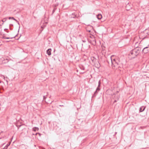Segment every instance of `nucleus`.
Returning <instances> with one entry per match:
<instances>
[{"instance_id":"1","label":"nucleus","mask_w":149,"mask_h":149,"mask_svg":"<svg viewBox=\"0 0 149 149\" xmlns=\"http://www.w3.org/2000/svg\"><path fill=\"white\" fill-rule=\"evenodd\" d=\"M141 48L140 47H136L130 51L129 55L132 58H134L136 57L140 53Z\"/></svg>"},{"instance_id":"2","label":"nucleus","mask_w":149,"mask_h":149,"mask_svg":"<svg viewBox=\"0 0 149 149\" xmlns=\"http://www.w3.org/2000/svg\"><path fill=\"white\" fill-rule=\"evenodd\" d=\"M113 57L114 56H112L110 58L112 68L115 67H120V66L119 65L121 63L120 62L119 58H113Z\"/></svg>"},{"instance_id":"3","label":"nucleus","mask_w":149,"mask_h":149,"mask_svg":"<svg viewBox=\"0 0 149 149\" xmlns=\"http://www.w3.org/2000/svg\"><path fill=\"white\" fill-rule=\"evenodd\" d=\"M149 52V45L148 46L144 47L142 50L143 53L146 54Z\"/></svg>"},{"instance_id":"4","label":"nucleus","mask_w":149,"mask_h":149,"mask_svg":"<svg viewBox=\"0 0 149 149\" xmlns=\"http://www.w3.org/2000/svg\"><path fill=\"white\" fill-rule=\"evenodd\" d=\"M91 44L94 45H95L96 44L95 39L94 37H93V38H92Z\"/></svg>"},{"instance_id":"5","label":"nucleus","mask_w":149,"mask_h":149,"mask_svg":"<svg viewBox=\"0 0 149 149\" xmlns=\"http://www.w3.org/2000/svg\"><path fill=\"white\" fill-rule=\"evenodd\" d=\"M146 108V107L142 106L139 109V112H141L143 111Z\"/></svg>"},{"instance_id":"6","label":"nucleus","mask_w":149,"mask_h":149,"mask_svg":"<svg viewBox=\"0 0 149 149\" xmlns=\"http://www.w3.org/2000/svg\"><path fill=\"white\" fill-rule=\"evenodd\" d=\"M77 15L75 14V13H72L70 15V18H75L77 17Z\"/></svg>"},{"instance_id":"7","label":"nucleus","mask_w":149,"mask_h":149,"mask_svg":"<svg viewBox=\"0 0 149 149\" xmlns=\"http://www.w3.org/2000/svg\"><path fill=\"white\" fill-rule=\"evenodd\" d=\"M101 84V81L100 80L98 82V86L96 88L97 90L100 91V86Z\"/></svg>"},{"instance_id":"8","label":"nucleus","mask_w":149,"mask_h":149,"mask_svg":"<svg viewBox=\"0 0 149 149\" xmlns=\"http://www.w3.org/2000/svg\"><path fill=\"white\" fill-rule=\"evenodd\" d=\"M52 49H48L46 51L47 54L49 56L51 55V51Z\"/></svg>"},{"instance_id":"9","label":"nucleus","mask_w":149,"mask_h":149,"mask_svg":"<svg viewBox=\"0 0 149 149\" xmlns=\"http://www.w3.org/2000/svg\"><path fill=\"white\" fill-rule=\"evenodd\" d=\"M95 67L97 68H100V63L98 61H97V63H95Z\"/></svg>"},{"instance_id":"10","label":"nucleus","mask_w":149,"mask_h":149,"mask_svg":"<svg viewBox=\"0 0 149 149\" xmlns=\"http://www.w3.org/2000/svg\"><path fill=\"white\" fill-rule=\"evenodd\" d=\"M97 17L98 19H100L102 17V16L101 14H98L97 15Z\"/></svg>"},{"instance_id":"11","label":"nucleus","mask_w":149,"mask_h":149,"mask_svg":"<svg viewBox=\"0 0 149 149\" xmlns=\"http://www.w3.org/2000/svg\"><path fill=\"white\" fill-rule=\"evenodd\" d=\"M91 59L93 62L95 63L96 59L94 57L92 56L91 57Z\"/></svg>"},{"instance_id":"12","label":"nucleus","mask_w":149,"mask_h":149,"mask_svg":"<svg viewBox=\"0 0 149 149\" xmlns=\"http://www.w3.org/2000/svg\"><path fill=\"white\" fill-rule=\"evenodd\" d=\"M129 5V3L127 4V5H126V8L127 10H130V9H131L132 7H130V8L128 7Z\"/></svg>"},{"instance_id":"13","label":"nucleus","mask_w":149,"mask_h":149,"mask_svg":"<svg viewBox=\"0 0 149 149\" xmlns=\"http://www.w3.org/2000/svg\"><path fill=\"white\" fill-rule=\"evenodd\" d=\"M39 128L38 127H35L33 128V130L35 132H36L37 131H38Z\"/></svg>"},{"instance_id":"14","label":"nucleus","mask_w":149,"mask_h":149,"mask_svg":"<svg viewBox=\"0 0 149 149\" xmlns=\"http://www.w3.org/2000/svg\"><path fill=\"white\" fill-rule=\"evenodd\" d=\"M10 143H8L4 148L1 149H7L8 147L10 145Z\"/></svg>"},{"instance_id":"15","label":"nucleus","mask_w":149,"mask_h":149,"mask_svg":"<svg viewBox=\"0 0 149 149\" xmlns=\"http://www.w3.org/2000/svg\"><path fill=\"white\" fill-rule=\"evenodd\" d=\"M7 18H3V19L1 20V21L3 22V23H2V24H3L4 22H5L6 21V19H7Z\"/></svg>"},{"instance_id":"16","label":"nucleus","mask_w":149,"mask_h":149,"mask_svg":"<svg viewBox=\"0 0 149 149\" xmlns=\"http://www.w3.org/2000/svg\"><path fill=\"white\" fill-rule=\"evenodd\" d=\"M11 26H13V24H10L9 25V28L10 30H12L13 29L11 28Z\"/></svg>"},{"instance_id":"17","label":"nucleus","mask_w":149,"mask_h":149,"mask_svg":"<svg viewBox=\"0 0 149 149\" xmlns=\"http://www.w3.org/2000/svg\"><path fill=\"white\" fill-rule=\"evenodd\" d=\"M17 34L15 36L13 37L12 38H10V37H7L6 38V39H12L13 38H15L16 36H17Z\"/></svg>"},{"instance_id":"18","label":"nucleus","mask_w":149,"mask_h":149,"mask_svg":"<svg viewBox=\"0 0 149 149\" xmlns=\"http://www.w3.org/2000/svg\"><path fill=\"white\" fill-rule=\"evenodd\" d=\"M118 100L119 98L118 97H117V100H116L114 101L113 104H114Z\"/></svg>"},{"instance_id":"19","label":"nucleus","mask_w":149,"mask_h":149,"mask_svg":"<svg viewBox=\"0 0 149 149\" xmlns=\"http://www.w3.org/2000/svg\"><path fill=\"white\" fill-rule=\"evenodd\" d=\"M56 9V8H54V9H53V11H52V14H53L54 13V12H55Z\"/></svg>"},{"instance_id":"20","label":"nucleus","mask_w":149,"mask_h":149,"mask_svg":"<svg viewBox=\"0 0 149 149\" xmlns=\"http://www.w3.org/2000/svg\"><path fill=\"white\" fill-rule=\"evenodd\" d=\"M96 94L94 93V94L92 97V98H93L94 97H95L96 96Z\"/></svg>"},{"instance_id":"21","label":"nucleus","mask_w":149,"mask_h":149,"mask_svg":"<svg viewBox=\"0 0 149 149\" xmlns=\"http://www.w3.org/2000/svg\"><path fill=\"white\" fill-rule=\"evenodd\" d=\"M98 91V90H97V89H96V91L94 93V94H96V95H97V91Z\"/></svg>"},{"instance_id":"22","label":"nucleus","mask_w":149,"mask_h":149,"mask_svg":"<svg viewBox=\"0 0 149 149\" xmlns=\"http://www.w3.org/2000/svg\"><path fill=\"white\" fill-rule=\"evenodd\" d=\"M91 40H90V39H88V42H90V43H91Z\"/></svg>"},{"instance_id":"23","label":"nucleus","mask_w":149,"mask_h":149,"mask_svg":"<svg viewBox=\"0 0 149 149\" xmlns=\"http://www.w3.org/2000/svg\"><path fill=\"white\" fill-rule=\"evenodd\" d=\"M11 19H12L15 21V20L16 19L13 17H11Z\"/></svg>"},{"instance_id":"24","label":"nucleus","mask_w":149,"mask_h":149,"mask_svg":"<svg viewBox=\"0 0 149 149\" xmlns=\"http://www.w3.org/2000/svg\"><path fill=\"white\" fill-rule=\"evenodd\" d=\"M6 38L7 37L6 36H3L2 38H3V39H6Z\"/></svg>"},{"instance_id":"25","label":"nucleus","mask_w":149,"mask_h":149,"mask_svg":"<svg viewBox=\"0 0 149 149\" xmlns=\"http://www.w3.org/2000/svg\"><path fill=\"white\" fill-rule=\"evenodd\" d=\"M37 134H38V135H39V136H41V134L40 133H38Z\"/></svg>"},{"instance_id":"26","label":"nucleus","mask_w":149,"mask_h":149,"mask_svg":"<svg viewBox=\"0 0 149 149\" xmlns=\"http://www.w3.org/2000/svg\"><path fill=\"white\" fill-rule=\"evenodd\" d=\"M80 68H81V69H82V70H84V68L83 67V66H82V68L80 67Z\"/></svg>"},{"instance_id":"27","label":"nucleus","mask_w":149,"mask_h":149,"mask_svg":"<svg viewBox=\"0 0 149 149\" xmlns=\"http://www.w3.org/2000/svg\"><path fill=\"white\" fill-rule=\"evenodd\" d=\"M8 30V29H4V31H6V30Z\"/></svg>"},{"instance_id":"28","label":"nucleus","mask_w":149,"mask_h":149,"mask_svg":"<svg viewBox=\"0 0 149 149\" xmlns=\"http://www.w3.org/2000/svg\"><path fill=\"white\" fill-rule=\"evenodd\" d=\"M43 98H44V99H45L46 98V97L45 96H43Z\"/></svg>"},{"instance_id":"29","label":"nucleus","mask_w":149,"mask_h":149,"mask_svg":"<svg viewBox=\"0 0 149 149\" xmlns=\"http://www.w3.org/2000/svg\"><path fill=\"white\" fill-rule=\"evenodd\" d=\"M17 23H18L19 22L16 19H15V20Z\"/></svg>"},{"instance_id":"30","label":"nucleus","mask_w":149,"mask_h":149,"mask_svg":"<svg viewBox=\"0 0 149 149\" xmlns=\"http://www.w3.org/2000/svg\"><path fill=\"white\" fill-rule=\"evenodd\" d=\"M117 132H115V134L114 135V136H115V135H116V134H117Z\"/></svg>"},{"instance_id":"31","label":"nucleus","mask_w":149,"mask_h":149,"mask_svg":"<svg viewBox=\"0 0 149 149\" xmlns=\"http://www.w3.org/2000/svg\"><path fill=\"white\" fill-rule=\"evenodd\" d=\"M11 17H8V19H11Z\"/></svg>"},{"instance_id":"32","label":"nucleus","mask_w":149,"mask_h":149,"mask_svg":"<svg viewBox=\"0 0 149 149\" xmlns=\"http://www.w3.org/2000/svg\"><path fill=\"white\" fill-rule=\"evenodd\" d=\"M38 133H36L35 134H33V135H37V134H37Z\"/></svg>"},{"instance_id":"33","label":"nucleus","mask_w":149,"mask_h":149,"mask_svg":"<svg viewBox=\"0 0 149 149\" xmlns=\"http://www.w3.org/2000/svg\"><path fill=\"white\" fill-rule=\"evenodd\" d=\"M17 24H18V25H20V24H19V22H18L17 23Z\"/></svg>"},{"instance_id":"34","label":"nucleus","mask_w":149,"mask_h":149,"mask_svg":"<svg viewBox=\"0 0 149 149\" xmlns=\"http://www.w3.org/2000/svg\"><path fill=\"white\" fill-rule=\"evenodd\" d=\"M59 106H61V107H62V106H63V105H59Z\"/></svg>"},{"instance_id":"35","label":"nucleus","mask_w":149,"mask_h":149,"mask_svg":"<svg viewBox=\"0 0 149 149\" xmlns=\"http://www.w3.org/2000/svg\"><path fill=\"white\" fill-rule=\"evenodd\" d=\"M6 32H7V33H8L9 32V31H6Z\"/></svg>"},{"instance_id":"36","label":"nucleus","mask_w":149,"mask_h":149,"mask_svg":"<svg viewBox=\"0 0 149 149\" xmlns=\"http://www.w3.org/2000/svg\"><path fill=\"white\" fill-rule=\"evenodd\" d=\"M2 24H0V26H2Z\"/></svg>"},{"instance_id":"37","label":"nucleus","mask_w":149,"mask_h":149,"mask_svg":"<svg viewBox=\"0 0 149 149\" xmlns=\"http://www.w3.org/2000/svg\"><path fill=\"white\" fill-rule=\"evenodd\" d=\"M6 41V42H9V41Z\"/></svg>"},{"instance_id":"38","label":"nucleus","mask_w":149,"mask_h":149,"mask_svg":"<svg viewBox=\"0 0 149 149\" xmlns=\"http://www.w3.org/2000/svg\"><path fill=\"white\" fill-rule=\"evenodd\" d=\"M88 31L89 32H91V31H90V30H89V31Z\"/></svg>"},{"instance_id":"39","label":"nucleus","mask_w":149,"mask_h":149,"mask_svg":"<svg viewBox=\"0 0 149 149\" xmlns=\"http://www.w3.org/2000/svg\"><path fill=\"white\" fill-rule=\"evenodd\" d=\"M2 139V137H1L0 138V139Z\"/></svg>"},{"instance_id":"40","label":"nucleus","mask_w":149,"mask_h":149,"mask_svg":"<svg viewBox=\"0 0 149 149\" xmlns=\"http://www.w3.org/2000/svg\"><path fill=\"white\" fill-rule=\"evenodd\" d=\"M3 132V131H2V132H1V133H2V132Z\"/></svg>"},{"instance_id":"41","label":"nucleus","mask_w":149,"mask_h":149,"mask_svg":"<svg viewBox=\"0 0 149 149\" xmlns=\"http://www.w3.org/2000/svg\"><path fill=\"white\" fill-rule=\"evenodd\" d=\"M1 134V133H0V134Z\"/></svg>"},{"instance_id":"42","label":"nucleus","mask_w":149,"mask_h":149,"mask_svg":"<svg viewBox=\"0 0 149 149\" xmlns=\"http://www.w3.org/2000/svg\"><path fill=\"white\" fill-rule=\"evenodd\" d=\"M0 83H1V82H0Z\"/></svg>"}]
</instances>
